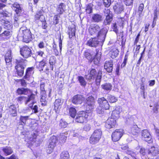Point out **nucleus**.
<instances>
[{"label":"nucleus","instance_id":"nucleus-1","mask_svg":"<svg viewBox=\"0 0 159 159\" xmlns=\"http://www.w3.org/2000/svg\"><path fill=\"white\" fill-rule=\"evenodd\" d=\"M94 125L95 127H98V128H95L90 138V142L92 144L98 143L101 139L102 135V131L100 126L97 123L94 124Z\"/></svg>","mask_w":159,"mask_h":159},{"label":"nucleus","instance_id":"nucleus-2","mask_svg":"<svg viewBox=\"0 0 159 159\" xmlns=\"http://www.w3.org/2000/svg\"><path fill=\"white\" fill-rule=\"evenodd\" d=\"M18 35L22 37L23 42L26 43H29L31 40L32 38L30 29H27L25 26H23L20 29Z\"/></svg>","mask_w":159,"mask_h":159},{"label":"nucleus","instance_id":"nucleus-3","mask_svg":"<svg viewBox=\"0 0 159 159\" xmlns=\"http://www.w3.org/2000/svg\"><path fill=\"white\" fill-rule=\"evenodd\" d=\"M89 32L91 35L99 37L101 34L102 30H100L99 26L96 24H92L89 28Z\"/></svg>","mask_w":159,"mask_h":159},{"label":"nucleus","instance_id":"nucleus-4","mask_svg":"<svg viewBox=\"0 0 159 159\" xmlns=\"http://www.w3.org/2000/svg\"><path fill=\"white\" fill-rule=\"evenodd\" d=\"M26 60H17L16 65L15 68L16 70L18 75L22 76L24 74L25 68L26 66Z\"/></svg>","mask_w":159,"mask_h":159},{"label":"nucleus","instance_id":"nucleus-5","mask_svg":"<svg viewBox=\"0 0 159 159\" xmlns=\"http://www.w3.org/2000/svg\"><path fill=\"white\" fill-rule=\"evenodd\" d=\"M89 114V113L86 111L79 112L76 114L75 118V121L80 123H84L86 121Z\"/></svg>","mask_w":159,"mask_h":159},{"label":"nucleus","instance_id":"nucleus-6","mask_svg":"<svg viewBox=\"0 0 159 159\" xmlns=\"http://www.w3.org/2000/svg\"><path fill=\"white\" fill-rule=\"evenodd\" d=\"M84 106L87 110H91L93 109L95 106L94 98L92 96L88 97L86 99Z\"/></svg>","mask_w":159,"mask_h":159},{"label":"nucleus","instance_id":"nucleus-7","mask_svg":"<svg viewBox=\"0 0 159 159\" xmlns=\"http://www.w3.org/2000/svg\"><path fill=\"white\" fill-rule=\"evenodd\" d=\"M142 139L149 143L152 142V139L150 132L147 129L143 130L141 132Z\"/></svg>","mask_w":159,"mask_h":159},{"label":"nucleus","instance_id":"nucleus-8","mask_svg":"<svg viewBox=\"0 0 159 159\" xmlns=\"http://www.w3.org/2000/svg\"><path fill=\"white\" fill-rule=\"evenodd\" d=\"M123 130L122 129H116L112 134V139L114 142L118 141L123 135Z\"/></svg>","mask_w":159,"mask_h":159},{"label":"nucleus","instance_id":"nucleus-9","mask_svg":"<svg viewBox=\"0 0 159 159\" xmlns=\"http://www.w3.org/2000/svg\"><path fill=\"white\" fill-rule=\"evenodd\" d=\"M84 99V98L83 95L78 94L73 96L71 98V102L75 104H81Z\"/></svg>","mask_w":159,"mask_h":159},{"label":"nucleus","instance_id":"nucleus-10","mask_svg":"<svg viewBox=\"0 0 159 159\" xmlns=\"http://www.w3.org/2000/svg\"><path fill=\"white\" fill-rule=\"evenodd\" d=\"M98 103L99 106L102 107L106 109H108L110 107V105L107 100L104 97L98 98Z\"/></svg>","mask_w":159,"mask_h":159},{"label":"nucleus","instance_id":"nucleus-11","mask_svg":"<svg viewBox=\"0 0 159 159\" xmlns=\"http://www.w3.org/2000/svg\"><path fill=\"white\" fill-rule=\"evenodd\" d=\"M57 141V138L55 136H53L50 138L49 139V144L48 146V148L50 149L49 152H48H48L50 153L52 152L53 149L56 146Z\"/></svg>","mask_w":159,"mask_h":159},{"label":"nucleus","instance_id":"nucleus-12","mask_svg":"<svg viewBox=\"0 0 159 159\" xmlns=\"http://www.w3.org/2000/svg\"><path fill=\"white\" fill-rule=\"evenodd\" d=\"M20 53L25 58H28L31 56V50L28 47L24 46L20 49Z\"/></svg>","mask_w":159,"mask_h":159},{"label":"nucleus","instance_id":"nucleus-13","mask_svg":"<svg viewBox=\"0 0 159 159\" xmlns=\"http://www.w3.org/2000/svg\"><path fill=\"white\" fill-rule=\"evenodd\" d=\"M97 72L96 70L93 68L91 69L88 75H85V78L89 81H91V80L94 79L97 77Z\"/></svg>","mask_w":159,"mask_h":159},{"label":"nucleus","instance_id":"nucleus-14","mask_svg":"<svg viewBox=\"0 0 159 159\" xmlns=\"http://www.w3.org/2000/svg\"><path fill=\"white\" fill-rule=\"evenodd\" d=\"M34 67H33L28 68L26 69L25 75L24 77V79L29 80L34 72Z\"/></svg>","mask_w":159,"mask_h":159},{"label":"nucleus","instance_id":"nucleus-15","mask_svg":"<svg viewBox=\"0 0 159 159\" xmlns=\"http://www.w3.org/2000/svg\"><path fill=\"white\" fill-rule=\"evenodd\" d=\"M148 155L152 156H156L159 154V149L157 147L152 146L148 150Z\"/></svg>","mask_w":159,"mask_h":159},{"label":"nucleus","instance_id":"nucleus-16","mask_svg":"<svg viewBox=\"0 0 159 159\" xmlns=\"http://www.w3.org/2000/svg\"><path fill=\"white\" fill-rule=\"evenodd\" d=\"M122 111V108L120 107H116L115 109L112 111L111 114L112 118L115 120L118 118L120 117V114Z\"/></svg>","mask_w":159,"mask_h":159},{"label":"nucleus","instance_id":"nucleus-17","mask_svg":"<svg viewBox=\"0 0 159 159\" xmlns=\"http://www.w3.org/2000/svg\"><path fill=\"white\" fill-rule=\"evenodd\" d=\"M116 121L115 120L112 118H109L106 121L105 126L106 128L110 129L116 125Z\"/></svg>","mask_w":159,"mask_h":159},{"label":"nucleus","instance_id":"nucleus-18","mask_svg":"<svg viewBox=\"0 0 159 159\" xmlns=\"http://www.w3.org/2000/svg\"><path fill=\"white\" fill-rule=\"evenodd\" d=\"M113 62L111 60L106 61L104 65V68L108 73L111 72L113 70Z\"/></svg>","mask_w":159,"mask_h":159},{"label":"nucleus","instance_id":"nucleus-19","mask_svg":"<svg viewBox=\"0 0 159 159\" xmlns=\"http://www.w3.org/2000/svg\"><path fill=\"white\" fill-rule=\"evenodd\" d=\"M99 42L95 38L90 39L87 42V44L91 47H96L98 44Z\"/></svg>","mask_w":159,"mask_h":159},{"label":"nucleus","instance_id":"nucleus-20","mask_svg":"<svg viewBox=\"0 0 159 159\" xmlns=\"http://www.w3.org/2000/svg\"><path fill=\"white\" fill-rule=\"evenodd\" d=\"M140 131V129L137 126L136 124H135L131 128L129 133L133 135L137 136L138 135V133Z\"/></svg>","mask_w":159,"mask_h":159},{"label":"nucleus","instance_id":"nucleus-21","mask_svg":"<svg viewBox=\"0 0 159 159\" xmlns=\"http://www.w3.org/2000/svg\"><path fill=\"white\" fill-rule=\"evenodd\" d=\"M102 16L100 14H94L92 16V20L95 22L98 23L101 22L103 20Z\"/></svg>","mask_w":159,"mask_h":159},{"label":"nucleus","instance_id":"nucleus-22","mask_svg":"<svg viewBox=\"0 0 159 159\" xmlns=\"http://www.w3.org/2000/svg\"><path fill=\"white\" fill-rule=\"evenodd\" d=\"M113 9L115 13L120 14L123 11L124 8L122 5L119 3H116L114 6Z\"/></svg>","mask_w":159,"mask_h":159},{"label":"nucleus","instance_id":"nucleus-23","mask_svg":"<svg viewBox=\"0 0 159 159\" xmlns=\"http://www.w3.org/2000/svg\"><path fill=\"white\" fill-rule=\"evenodd\" d=\"M2 148L4 154L6 156L10 155L13 152L12 148L9 146H6Z\"/></svg>","mask_w":159,"mask_h":159},{"label":"nucleus","instance_id":"nucleus-24","mask_svg":"<svg viewBox=\"0 0 159 159\" xmlns=\"http://www.w3.org/2000/svg\"><path fill=\"white\" fill-rule=\"evenodd\" d=\"M12 8L14 9L17 16H20L21 12V8L20 5L17 3H15L12 5Z\"/></svg>","mask_w":159,"mask_h":159},{"label":"nucleus","instance_id":"nucleus-25","mask_svg":"<svg viewBox=\"0 0 159 159\" xmlns=\"http://www.w3.org/2000/svg\"><path fill=\"white\" fill-rule=\"evenodd\" d=\"M11 15V13L6 11H3L2 12L0 13V21H5L4 18L7 17H9Z\"/></svg>","mask_w":159,"mask_h":159},{"label":"nucleus","instance_id":"nucleus-26","mask_svg":"<svg viewBox=\"0 0 159 159\" xmlns=\"http://www.w3.org/2000/svg\"><path fill=\"white\" fill-rule=\"evenodd\" d=\"M63 103V100H61V99H57L54 102V109L56 111L61 107V106Z\"/></svg>","mask_w":159,"mask_h":159},{"label":"nucleus","instance_id":"nucleus-27","mask_svg":"<svg viewBox=\"0 0 159 159\" xmlns=\"http://www.w3.org/2000/svg\"><path fill=\"white\" fill-rule=\"evenodd\" d=\"M29 89L24 88H18L16 90V92L19 95H27Z\"/></svg>","mask_w":159,"mask_h":159},{"label":"nucleus","instance_id":"nucleus-28","mask_svg":"<svg viewBox=\"0 0 159 159\" xmlns=\"http://www.w3.org/2000/svg\"><path fill=\"white\" fill-rule=\"evenodd\" d=\"M119 52L118 50L116 48H113L110 51L109 55L111 58L113 59L117 56Z\"/></svg>","mask_w":159,"mask_h":159},{"label":"nucleus","instance_id":"nucleus-29","mask_svg":"<svg viewBox=\"0 0 159 159\" xmlns=\"http://www.w3.org/2000/svg\"><path fill=\"white\" fill-rule=\"evenodd\" d=\"M102 88L104 90L109 92L112 89V85L111 83H106L101 85Z\"/></svg>","mask_w":159,"mask_h":159},{"label":"nucleus","instance_id":"nucleus-30","mask_svg":"<svg viewBox=\"0 0 159 159\" xmlns=\"http://www.w3.org/2000/svg\"><path fill=\"white\" fill-rule=\"evenodd\" d=\"M35 101H33L32 103L29 105V107L33 111L34 113H37L38 112V107L37 105H34V104L35 103Z\"/></svg>","mask_w":159,"mask_h":159},{"label":"nucleus","instance_id":"nucleus-31","mask_svg":"<svg viewBox=\"0 0 159 159\" xmlns=\"http://www.w3.org/2000/svg\"><path fill=\"white\" fill-rule=\"evenodd\" d=\"M9 110L12 116L14 117L17 116V112L14 105H12L9 107Z\"/></svg>","mask_w":159,"mask_h":159},{"label":"nucleus","instance_id":"nucleus-32","mask_svg":"<svg viewBox=\"0 0 159 159\" xmlns=\"http://www.w3.org/2000/svg\"><path fill=\"white\" fill-rule=\"evenodd\" d=\"M35 98V95L32 93L30 95H28L27 97H25V104H27L29 102L31 101H35L34 100Z\"/></svg>","mask_w":159,"mask_h":159},{"label":"nucleus","instance_id":"nucleus-33","mask_svg":"<svg viewBox=\"0 0 159 159\" xmlns=\"http://www.w3.org/2000/svg\"><path fill=\"white\" fill-rule=\"evenodd\" d=\"M107 99L110 103H114L117 101V98L115 96L108 94L107 96Z\"/></svg>","mask_w":159,"mask_h":159},{"label":"nucleus","instance_id":"nucleus-34","mask_svg":"<svg viewBox=\"0 0 159 159\" xmlns=\"http://www.w3.org/2000/svg\"><path fill=\"white\" fill-rule=\"evenodd\" d=\"M69 114L70 116L74 118L76 116L77 111L75 108L70 107L69 109Z\"/></svg>","mask_w":159,"mask_h":159},{"label":"nucleus","instance_id":"nucleus-35","mask_svg":"<svg viewBox=\"0 0 159 159\" xmlns=\"http://www.w3.org/2000/svg\"><path fill=\"white\" fill-rule=\"evenodd\" d=\"M103 23L105 25H109L112 20V15L106 16Z\"/></svg>","mask_w":159,"mask_h":159},{"label":"nucleus","instance_id":"nucleus-36","mask_svg":"<svg viewBox=\"0 0 159 159\" xmlns=\"http://www.w3.org/2000/svg\"><path fill=\"white\" fill-rule=\"evenodd\" d=\"M29 116H21L20 118V122L21 125H23L26 123L27 120L28 119Z\"/></svg>","mask_w":159,"mask_h":159},{"label":"nucleus","instance_id":"nucleus-37","mask_svg":"<svg viewBox=\"0 0 159 159\" xmlns=\"http://www.w3.org/2000/svg\"><path fill=\"white\" fill-rule=\"evenodd\" d=\"M70 157L69 154L67 151H63L60 154V159H69Z\"/></svg>","mask_w":159,"mask_h":159},{"label":"nucleus","instance_id":"nucleus-38","mask_svg":"<svg viewBox=\"0 0 159 159\" xmlns=\"http://www.w3.org/2000/svg\"><path fill=\"white\" fill-rule=\"evenodd\" d=\"M78 79L81 85L85 86L86 85V82L83 77L82 76H78Z\"/></svg>","mask_w":159,"mask_h":159},{"label":"nucleus","instance_id":"nucleus-39","mask_svg":"<svg viewBox=\"0 0 159 159\" xmlns=\"http://www.w3.org/2000/svg\"><path fill=\"white\" fill-rule=\"evenodd\" d=\"M63 7L64 4L62 3L60 4V5L58 6L57 8V11L58 13L61 14L63 13L64 11Z\"/></svg>","mask_w":159,"mask_h":159},{"label":"nucleus","instance_id":"nucleus-40","mask_svg":"<svg viewBox=\"0 0 159 159\" xmlns=\"http://www.w3.org/2000/svg\"><path fill=\"white\" fill-rule=\"evenodd\" d=\"M106 110V109L103 108L100 106H99L96 109V111L98 113L102 115L104 114L105 111Z\"/></svg>","mask_w":159,"mask_h":159},{"label":"nucleus","instance_id":"nucleus-41","mask_svg":"<svg viewBox=\"0 0 159 159\" xmlns=\"http://www.w3.org/2000/svg\"><path fill=\"white\" fill-rule=\"evenodd\" d=\"M36 65L38 68H42L45 65V63L43 61V60H42L40 61H37L35 63Z\"/></svg>","mask_w":159,"mask_h":159},{"label":"nucleus","instance_id":"nucleus-42","mask_svg":"<svg viewBox=\"0 0 159 159\" xmlns=\"http://www.w3.org/2000/svg\"><path fill=\"white\" fill-rule=\"evenodd\" d=\"M42 17H43V16L42 15V11H39L37 12L36 14L35 15L34 19L35 20H39L40 18H42Z\"/></svg>","mask_w":159,"mask_h":159},{"label":"nucleus","instance_id":"nucleus-43","mask_svg":"<svg viewBox=\"0 0 159 159\" xmlns=\"http://www.w3.org/2000/svg\"><path fill=\"white\" fill-rule=\"evenodd\" d=\"M5 60H11L12 59L11 52V50H8L5 56Z\"/></svg>","mask_w":159,"mask_h":159},{"label":"nucleus","instance_id":"nucleus-44","mask_svg":"<svg viewBox=\"0 0 159 159\" xmlns=\"http://www.w3.org/2000/svg\"><path fill=\"white\" fill-rule=\"evenodd\" d=\"M102 78V76L99 74L97 76L96 79V84L97 86H99L100 84V82Z\"/></svg>","mask_w":159,"mask_h":159},{"label":"nucleus","instance_id":"nucleus-45","mask_svg":"<svg viewBox=\"0 0 159 159\" xmlns=\"http://www.w3.org/2000/svg\"><path fill=\"white\" fill-rule=\"evenodd\" d=\"M4 26V28L7 30H10L12 27V25L11 23L8 21H5Z\"/></svg>","mask_w":159,"mask_h":159},{"label":"nucleus","instance_id":"nucleus-46","mask_svg":"<svg viewBox=\"0 0 159 159\" xmlns=\"http://www.w3.org/2000/svg\"><path fill=\"white\" fill-rule=\"evenodd\" d=\"M41 98L40 99V101L42 102V105L43 106H45L46 105L47 101H46V97L47 96H41Z\"/></svg>","mask_w":159,"mask_h":159},{"label":"nucleus","instance_id":"nucleus-47","mask_svg":"<svg viewBox=\"0 0 159 159\" xmlns=\"http://www.w3.org/2000/svg\"><path fill=\"white\" fill-rule=\"evenodd\" d=\"M91 127V126L90 124H87L84 125L83 129L84 130L88 131L90 130Z\"/></svg>","mask_w":159,"mask_h":159},{"label":"nucleus","instance_id":"nucleus-48","mask_svg":"<svg viewBox=\"0 0 159 159\" xmlns=\"http://www.w3.org/2000/svg\"><path fill=\"white\" fill-rule=\"evenodd\" d=\"M86 11L87 13L89 14L92 12V5L90 4L87 7L86 9Z\"/></svg>","mask_w":159,"mask_h":159},{"label":"nucleus","instance_id":"nucleus-49","mask_svg":"<svg viewBox=\"0 0 159 159\" xmlns=\"http://www.w3.org/2000/svg\"><path fill=\"white\" fill-rule=\"evenodd\" d=\"M125 137L126 138V141L129 143L131 142L134 139V137L129 134H126Z\"/></svg>","mask_w":159,"mask_h":159},{"label":"nucleus","instance_id":"nucleus-50","mask_svg":"<svg viewBox=\"0 0 159 159\" xmlns=\"http://www.w3.org/2000/svg\"><path fill=\"white\" fill-rule=\"evenodd\" d=\"M139 152L140 154L143 156L147 154H148V150H145V149L143 148H142L140 149Z\"/></svg>","mask_w":159,"mask_h":159},{"label":"nucleus","instance_id":"nucleus-51","mask_svg":"<svg viewBox=\"0 0 159 159\" xmlns=\"http://www.w3.org/2000/svg\"><path fill=\"white\" fill-rule=\"evenodd\" d=\"M103 1L105 7H107L110 6L111 4L110 0H103Z\"/></svg>","mask_w":159,"mask_h":159},{"label":"nucleus","instance_id":"nucleus-52","mask_svg":"<svg viewBox=\"0 0 159 159\" xmlns=\"http://www.w3.org/2000/svg\"><path fill=\"white\" fill-rule=\"evenodd\" d=\"M59 140L62 141V142H65L67 137H66L63 134H62L60 135L59 137Z\"/></svg>","mask_w":159,"mask_h":159},{"label":"nucleus","instance_id":"nucleus-53","mask_svg":"<svg viewBox=\"0 0 159 159\" xmlns=\"http://www.w3.org/2000/svg\"><path fill=\"white\" fill-rule=\"evenodd\" d=\"M10 34V32L8 30L5 31L2 34H0V37H2L4 36H8Z\"/></svg>","mask_w":159,"mask_h":159},{"label":"nucleus","instance_id":"nucleus-54","mask_svg":"<svg viewBox=\"0 0 159 159\" xmlns=\"http://www.w3.org/2000/svg\"><path fill=\"white\" fill-rule=\"evenodd\" d=\"M85 57L88 60L92 58V56L90 53L88 52H85L84 54Z\"/></svg>","mask_w":159,"mask_h":159},{"label":"nucleus","instance_id":"nucleus-55","mask_svg":"<svg viewBox=\"0 0 159 159\" xmlns=\"http://www.w3.org/2000/svg\"><path fill=\"white\" fill-rule=\"evenodd\" d=\"M112 29L116 33H117L118 32V30L117 28V25L116 23H114L113 24L112 27Z\"/></svg>","mask_w":159,"mask_h":159},{"label":"nucleus","instance_id":"nucleus-56","mask_svg":"<svg viewBox=\"0 0 159 159\" xmlns=\"http://www.w3.org/2000/svg\"><path fill=\"white\" fill-rule=\"evenodd\" d=\"M157 17V11H156L155 12H155H154V17L153 18V21L152 22V28H153L155 26V25H156Z\"/></svg>","mask_w":159,"mask_h":159},{"label":"nucleus","instance_id":"nucleus-57","mask_svg":"<svg viewBox=\"0 0 159 159\" xmlns=\"http://www.w3.org/2000/svg\"><path fill=\"white\" fill-rule=\"evenodd\" d=\"M67 124V123L65 121L61 120H60V126L63 128H65Z\"/></svg>","mask_w":159,"mask_h":159},{"label":"nucleus","instance_id":"nucleus-58","mask_svg":"<svg viewBox=\"0 0 159 159\" xmlns=\"http://www.w3.org/2000/svg\"><path fill=\"white\" fill-rule=\"evenodd\" d=\"M58 23V16L56 15L54 16L53 19V24L56 25Z\"/></svg>","mask_w":159,"mask_h":159},{"label":"nucleus","instance_id":"nucleus-59","mask_svg":"<svg viewBox=\"0 0 159 159\" xmlns=\"http://www.w3.org/2000/svg\"><path fill=\"white\" fill-rule=\"evenodd\" d=\"M25 96H21L17 98V100L18 102H20V103H22L23 100L25 101Z\"/></svg>","mask_w":159,"mask_h":159},{"label":"nucleus","instance_id":"nucleus-60","mask_svg":"<svg viewBox=\"0 0 159 159\" xmlns=\"http://www.w3.org/2000/svg\"><path fill=\"white\" fill-rule=\"evenodd\" d=\"M144 4L143 3H141L139 5V11H141L140 13L139 14V17H140L141 12L144 9Z\"/></svg>","mask_w":159,"mask_h":159},{"label":"nucleus","instance_id":"nucleus-61","mask_svg":"<svg viewBox=\"0 0 159 159\" xmlns=\"http://www.w3.org/2000/svg\"><path fill=\"white\" fill-rule=\"evenodd\" d=\"M104 15L105 16H108L110 15H112L110 13V9L108 8H105L104 11Z\"/></svg>","mask_w":159,"mask_h":159},{"label":"nucleus","instance_id":"nucleus-62","mask_svg":"<svg viewBox=\"0 0 159 159\" xmlns=\"http://www.w3.org/2000/svg\"><path fill=\"white\" fill-rule=\"evenodd\" d=\"M69 36H73L75 35V30L74 28H72L71 29L70 31L69 32Z\"/></svg>","mask_w":159,"mask_h":159},{"label":"nucleus","instance_id":"nucleus-63","mask_svg":"<svg viewBox=\"0 0 159 159\" xmlns=\"http://www.w3.org/2000/svg\"><path fill=\"white\" fill-rule=\"evenodd\" d=\"M140 89L141 90V94H142L144 95L145 94L144 90H145V87L143 84H141Z\"/></svg>","mask_w":159,"mask_h":159},{"label":"nucleus","instance_id":"nucleus-64","mask_svg":"<svg viewBox=\"0 0 159 159\" xmlns=\"http://www.w3.org/2000/svg\"><path fill=\"white\" fill-rule=\"evenodd\" d=\"M101 58V54L99 53H97L95 55L94 58L95 60H100Z\"/></svg>","mask_w":159,"mask_h":159}]
</instances>
